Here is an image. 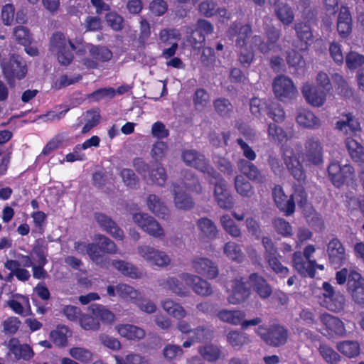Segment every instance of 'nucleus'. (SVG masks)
<instances>
[{
	"label": "nucleus",
	"instance_id": "f257e3e1",
	"mask_svg": "<svg viewBox=\"0 0 364 364\" xmlns=\"http://www.w3.org/2000/svg\"><path fill=\"white\" fill-rule=\"evenodd\" d=\"M76 49L77 46L62 33H55L50 38L49 50L62 65H68L73 61L72 51Z\"/></svg>",
	"mask_w": 364,
	"mask_h": 364
},
{
	"label": "nucleus",
	"instance_id": "f03ea898",
	"mask_svg": "<svg viewBox=\"0 0 364 364\" xmlns=\"http://www.w3.org/2000/svg\"><path fill=\"white\" fill-rule=\"evenodd\" d=\"M255 332L267 345L275 348L285 345L289 337L288 329L280 324L259 326Z\"/></svg>",
	"mask_w": 364,
	"mask_h": 364
},
{
	"label": "nucleus",
	"instance_id": "7ed1b4c3",
	"mask_svg": "<svg viewBox=\"0 0 364 364\" xmlns=\"http://www.w3.org/2000/svg\"><path fill=\"white\" fill-rule=\"evenodd\" d=\"M314 245H307L304 252L296 251L292 256V266L302 277L314 278L316 274V260L311 259L315 252Z\"/></svg>",
	"mask_w": 364,
	"mask_h": 364
},
{
	"label": "nucleus",
	"instance_id": "20e7f679",
	"mask_svg": "<svg viewBox=\"0 0 364 364\" xmlns=\"http://www.w3.org/2000/svg\"><path fill=\"white\" fill-rule=\"evenodd\" d=\"M322 297L321 305L328 310L338 313L343 311L346 306V298L339 291H336L334 287L328 282L322 284Z\"/></svg>",
	"mask_w": 364,
	"mask_h": 364
},
{
	"label": "nucleus",
	"instance_id": "39448f33",
	"mask_svg": "<svg viewBox=\"0 0 364 364\" xmlns=\"http://www.w3.org/2000/svg\"><path fill=\"white\" fill-rule=\"evenodd\" d=\"M136 251L137 254L151 265L166 267L171 264V257L166 252L150 245H139Z\"/></svg>",
	"mask_w": 364,
	"mask_h": 364
},
{
	"label": "nucleus",
	"instance_id": "423d86ee",
	"mask_svg": "<svg viewBox=\"0 0 364 364\" xmlns=\"http://www.w3.org/2000/svg\"><path fill=\"white\" fill-rule=\"evenodd\" d=\"M283 159L286 167L292 177L299 183H304L306 179V171L300 161L299 156L291 147H285Z\"/></svg>",
	"mask_w": 364,
	"mask_h": 364
},
{
	"label": "nucleus",
	"instance_id": "0eeeda50",
	"mask_svg": "<svg viewBox=\"0 0 364 364\" xmlns=\"http://www.w3.org/2000/svg\"><path fill=\"white\" fill-rule=\"evenodd\" d=\"M1 68L5 78L10 85L13 84L16 79L23 78L27 73L26 64L18 55H12L9 60H4Z\"/></svg>",
	"mask_w": 364,
	"mask_h": 364
},
{
	"label": "nucleus",
	"instance_id": "6e6552de",
	"mask_svg": "<svg viewBox=\"0 0 364 364\" xmlns=\"http://www.w3.org/2000/svg\"><path fill=\"white\" fill-rule=\"evenodd\" d=\"M208 178L215 184L214 197L218 205L221 208L230 209L233 206V201L225 181L215 171Z\"/></svg>",
	"mask_w": 364,
	"mask_h": 364
},
{
	"label": "nucleus",
	"instance_id": "1a4fd4ad",
	"mask_svg": "<svg viewBox=\"0 0 364 364\" xmlns=\"http://www.w3.org/2000/svg\"><path fill=\"white\" fill-rule=\"evenodd\" d=\"M84 52L89 53L91 58H85L82 60V63L87 68H96L99 62L107 61L112 58L111 51L105 47H96L91 44H85L82 46V48H79L77 52Z\"/></svg>",
	"mask_w": 364,
	"mask_h": 364
},
{
	"label": "nucleus",
	"instance_id": "9d476101",
	"mask_svg": "<svg viewBox=\"0 0 364 364\" xmlns=\"http://www.w3.org/2000/svg\"><path fill=\"white\" fill-rule=\"evenodd\" d=\"M274 95L281 101L292 100L297 95V89L292 80L285 75L277 76L272 83Z\"/></svg>",
	"mask_w": 364,
	"mask_h": 364
},
{
	"label": "nucleus",
	"instance_id": "9b49d317",
	"mask_svg": "<svg viewBox=\"0 0 364 364\" xmlns=\"http://www.w3.org/2000/svg\"><path fill=\"white\" fill-rule=\"evenodd\" d=\"M326 253L330 265L336 269L344 265L348 260L346 249L337 237H333L329 241Z\"/></svg>",
	"mask_w": 364,
	"mask_h": 364
},
{
	"label": "nucleus",
	"instance_id": "f8f14e48",
	"mask_svg": "<svg viewBox=\"0 0 364 364\" xmlns=\"http://www.w3.org/2000/svg\"><path fill=\"white\" fill-rule=\"evenodd\" d=\"M7 348L8 358L14 361H29L34 356L32 348L26 343H21L16 338L8 341Z\"/></svg>",
	"mask_w": 364,
	"mask_h": 364
},
{
	"label": "nucleus",
	"instance_id": "ddd939ff",
	"mask_svg": "<svg viewBox=\"0 0 364 364\" xmlns=\"http://www.w3.org/2000/svg\"><path fill=\"white\" fill-rule=\"evenodd\" d=\"M132 220L141 230L153 237H161L164 235V230L160 224L147 213H134Z\"/></svg>",
	"mask_w": 364,
	"mask_h": 364
},
{
	"label": "nucleus",
	"instance_id": "4468645a",
	"mask_svg": "<svg viewBox=\"0 0 364 364\" xmlns=\"http://www.w3.org/2000/svg\"><path fill=\"white\" fill-rule=\"evenodd\" d=\"M272 198L277 208L284 213V215L291 216L295 212V202L293 197L288 198L283 188L280 185H275L272 191Z\"/></svg>",
	"mask_w": 364,
	"mask_h": 364
},
{
	"label": "nucleus",
	"instance_id": "2eb2a0df",
	"mask_svg": "<svg viewBox=\"0 0 364 364\" xmlns=\"http://www.w3.org/2000/svg\"><path fill=\"white\" fill-rule=\"evenodd\" d=\"M304 155L311 164L318 166L323 163V146L316 136L307 137L304 143Z\"/></svg>",
	"mask_w": 364,
	"mask_h": 364
},
{
	"label": "nucleus",
	"instance_id": "dca6fc26",
	"mask_svg": "<svg viewBox=\"0 0 364 364\" xmlns=\"http://www.w3.org/2000/svg\"><path fill=\"white\" fill-rule=\"evenodd\" d=\"M249 282L248 279L241 278L240 279H236L231 282L228 285V289L229 291V296L228 300L229 303L232 304H237L245 301L249 296Z\"/></svg>",
	"mask_w": 364,
	"mask_h": 364
},
{
	"label": "nucleus",
	"instance_id": "f3484780",
	"mask_svg": "<svg viewBox=\"0 0 364 364\" xmlns=\"http://www.w3.org/2000/svg\"><path fill=\"white\" fill-rule=\"evenodd\" d=\"M179 277L181 282H183L187 287H191L193 291L198 295L208 296L213 292L210 284L197 275L183 273Z\"/></svg>",
	"mask_w": 364,
	"mask_h": 364
},
{
	"label": "nucleus",
	"instance_id": "a211bd4d",
	"mask_svg": "<svg viewBox=\"0 0 364 364\" xmlns=\"http://www.w3.org/2000/svg\"><path fill=\"white\" fill-rule=\"evenodd\" d=\"M182 158L187 165L196 168L206 174L207 177L211 176L215 172L213 168L207 164L204 156L194 150H186L183 151Z\"/></svg>",
	"mask_w": 364,
	"mask_h": 364
},
{
	"label": "nucleus",
	"instance_id": "6ab92c4d",
	"mask_svg": "<svg viewBox=\"0 0 364 364\" xmlns=\"http://www.w3.org/2000/svg\"><path fill=\"white\" fill-rule=\"evenodd\" d=\"M75 248L81 254H87L97 264L106 268L109 267V261L108 258L100 255V251H102L100 245L77 242Z\"/></svg>",
	"mask_w": 364,
	"mask_h": 364
},
{
	"label": "nucleus",
	"instance_id": "aec40b11",
	"mask_svg": "<svg viewBox=\"0 0 364 364\" xmlns=\"http://www.w3.org/2000/svg\"><path fill=\"white\" fill-rule=\"evenodd\" d=\"M343 119L336 123V129L346 136H354L361 130L360 124L352 112L342 114Z\"/></svg>",
	"mask_w": 364,
	"mask_h": 364
},
{
	"label": "nucleus",
	"instance_id": "412c9836",
	"mask_svg": "<svg viewBox=\"0 0 364 364\" xmlns=\"http://www.w3.org/2000/svg\"><path fill=\"white\" fill-rule=\"evenodd\" d=\"M265 34L267 38L266 42L261 41L259 36L252 37V43L257 45L262 53H267L272 49L280 38L281 31L274 26H269L265 31Z\"/></svg>",
	"mask_w": 364,
	"mask_h": 364
},
{
	"label": "nucleus",
	"instance_id": "4be33fe9",
	"mask_svg": "<svg viewBox=\"0 0 364 364\" xmlns=\"http://www.w3.org/2000/svg\"><path fill=\"white\" fill-rule=\"evenodd\" d=\"M239 168L242 174L238 175L235 178V188L241 196H248L250 190L249 173L250 172V165L248 161L240 160L239 162Z\"/></svg>",
	"mask_w": 364,
	"mask_h": 364
},
{
	"label": "nucleus",
	"instance_id": "5701e85b",
	"mask_svg": "<svg viewBox=\"0 0 364 364\" xmlns=\"http://www.w3.org/2000/svg\"><path fill=\"white\" fill-rule=\"evenodd\" d=\"M194 271L208 279H214L218 274V267L215 263L205 257H196L192 261Z\"/></svg>",
	"mask_w": 364,
	"mask_h": 364
},
{
	"label": "nucleus",
	"instance_id": "b1692460",
	"mask_svg": "<svg viewBox=\"0 0 364 364\" xmlns=\"http://www.w3.org/2000/svg\"><path fill=\"white\" fill-rule=\"evenodd\" d=\"M320 320L325 326L330 336H343L346 335L345 325L339 318L326 313L321 315Z\"/></svg>",
	"mask_w": 364,
	"mask_h": 364
},
{
	"label": "nucleus",
	"instance_id": "393cba45",
	"mask_svg": "<svg viewBox=\"0 0 364 364\" xmlns=\"http://www.w3.org/2000/svg\"><path fill=\"white\" fill-rule=\"evenodd\" d=\"M301 92L306 100L314 107H321L326 102V92L310 83L304 84Z\"/></svg>",
	"mask_w": 364,
	"mask_h": 364
},
{
	"label": "nucleus",
	"instance_id": "a878e982",
	"mask_svg": "<svg viewBox=\"0 0 364 364\" xmlns=\"http://www.w3.org/2000/svg\"><path fill=\"white\" fill-rule=\"evenodd\" d=\"M218 318L225 323L232 325H242L243 329H247L250 325V321H243L246 314L244 311L240 310H227L223 309L220 311L217 314Z\"/></svg>",
	"mask_w": 364,
	"mask_h": 364
},
{
	"label": "nucleus",
	"instance_id": "bb28decb",
	"mask_svg": "<svg viewBox=\"0 0 364 364\" xmlns=\"http://www.w3.org/2000/svg\"><path fill=\"white\" fill-rule=\"evenodd\" d=\"M294 30L300 41L297 48L301 51L307 50L314 37L311 26L306 22H298L294 24Z\"/></svg>",
	"mask_w": 364,
	"mask_h": 364
},
{
	"label": "nucleus",
	"instance_id": "cd10ccee",
	"mask_svg": "<svg viewBox=\"0 0 364 364\" xmlns=\"http://www.w3.org/2000/svg\"><path fill=\"white\" fill-rule=\"evenodd\" d=\"M7 305L15 314L22 316H28L31 311L29 299L22 294L12 295L11 299L7 301Z\"/></svg>",
	"mask_w": 364,
	"mask_h": 364
},
{
	"label": "nucleus",
	"instance_id": "c85d7f7f",
	"mask_svg": "<svg viewBox=\"0 0 364 364\" xmlns=\"http://www.w3.org/2000/svg\"><path fill=\"white\" fill-rule=\"evenodd\" d=\"M95 218L98 225L113 237L120 240L124 239L123 231L109 217L102 213H96Z\"/></svg>",
	"mask_w": 364,
	"mask_h": 364
},
{
	"label": "nucleus",
	"instance_id": "c756f323",
	"mask_svg": "<svg viewBox=\"0 0 364 364\" xmlns=\"http://www.w3.org/2000/svg\"><path fill=\"white\" fill-rule=\"evenodd\" d=\"M337 31L341 37H348L352 31V18L347 7L342 6L338 17Z\"/></svg>",
	"mask_w": 364,
	"mask_h": 364
},
{
	"label": "nucleus",
	"instance_id": "7c9ffc66",
	"mask_svg": "<svg viewBox=\"0 0 364 364\" xmlns=\"http://www.w3.org/2000/svg\"><path fill=\"white\" fill-rule=\"evenodd\" d=\"M213 28L211 23L203 19L198 20L197 28L193 32L191 42L195 48L199 47L205 41V36L213 32Z\"/></svg>",
	"mask_w": 364,
	"mask_h": 364
},
{
	"label": "nucleus",
	"instance_id": "2f4dec72",
	"mask_svg": "<svg viewBox=\"0 0 364 364\" xmlns=\"http://www.w3.org/2000/svg\"><path fill=\"white\" fill-rule=\"evenodd\" d=\"M114 328L120 336L127 340L137 341L145 336L144 329L132 324H118Z\"/></svg>",
	"mask_w": 364,
	"mask_h": 364
},
{
	"label": "nucleus",
	"instance_id": "473e14b6",
	"mask_svg": "<svg viewBox=\"0 0 364 364\" xmlns=\"http://www.w3.org/2000/svg\"><path fill=\"white\" fill-rule=\"evenodd\" d=\"M296 120L299 125L304 128L315 129L321 126L320 119L313 112L306 109L299 110Z\"/></svg>",
	"mask_w": 364,
	"mask_h": 364
},
{
	"label": "nucleus",
	"instance_id": "72a5a7b5",
	"mask_svg": "<svg viewBox=\"0 0 364 364\" xmlns=\"http://www.w3.org/2000/svg\"><path fill=\"white\" fill-rule=\"evenodd\" d=\"M160 287L166 291H171L180 296H186L189 291L186 286L183 285L176 277H167L160 281Z\"/></svg>",
	"mask_w": 364,
	"mask_h": 364
},
{
	"label": "nucleus",
	"instance_id": "f704fd0d",
	"mask_svg": "<svg viewBox=\"0 0 364 364\" xmlns=\"http://www.w3.org/2000/svg\"><path fill=\"white\" fill-rule=\"evenodd\" d=\"M252 287L262 299H267L272 293L271 286L267 280L257 273H252Z\"/></svg>",
	"mask_w": 364,
	"mask_h": 364
},
{
	"label": "nucleus",
	"instance_id": "c9c22d12",
	"mask_svg": "<svg viewBox=\"0 0 364 364\" xmlns=\"http://www.w3.org/2000/svg\"><path fill=\"white\" fill-rule=\"evenodd\" d=\"M197 226L202 237L208 240H215L218 234V230L215 224L208 218H202L198 220Z\"/></svg>",
	"mask_w": 364,
	"mask_h": 364
},
{
	"label": "nucleus",
	"instance_id": "e433bc0d",
	"mask_svg": "<svg viewBox=\"0 0 364 364\" xmlns=\"http://www.w3.org/2000/svg\"><path fill=\"white\" fill-rule=\"evenodd\" d=\"M171 192L173 194V200L177 208L187 210L193 206L192 198L183 192L180 186L173 184Z\"/></svg>",
	"mask_w": 364,
	"mask_h": 364
},
{
	"label": "nucleus",
	"instance_id": "4c0bfd02",
	"mask_svg": "<svg viewBox=\"0 0 364 364\" xmlns=\"http://www.w3.org/2000/svg\"><path fill=\"white\" fill-rule=\"evenodd\" d=\"M346 146L352 159L358 163L364 162V148L353 136H348L346 141Z\"/></svg>",
	"mask_w": 364,
	"mask_h": 364
},
{
	"label": "nucleus",
	"instance_id": "58836bf2",
	"mask_svg": "<svg viewBox=\"0 0 364 364\" xmlns=\"http://www.w3.org/2000/svg\"><path fill=\"white\" fill-rule=\"evenodd\" d=\"M354 168L349 164H346L342 166L341 172H338L329 179L336 187L340 188L343 186L345 183L351 180L354 176Z\"/></svg>",
	"mask_w": 364,
	"mask_h": 364
},
{
	"label": "nucleus",
	"instance_id": "ea45409f",
	"mask_svg": "<svg viewBox=\"0 0 364 364\" xmlns=\"http://www.w3.org/2000/svg\"><path fill=\"white\" fill-rule=\"evenodd\" d=\"M100 115L97 111L90 110L84 113L79 119V122L83 124L82 133L86 134L95 127L100 122Z\"/></svg>",
	"mask_w": 364,
	"mask_h": 364
},
{
	"label": "nucleus",
	"instance_id": "a19ab883",
	"mask_svg": "<svg viewBox=\"0 0 364 364\" xmlns=\"http://www.w3.org/2000/svg\"><path fill=\"white\" fill-rule=\"evenodd\" d=\"M163 309L170 316L181 319L186 316V311L180 304L171 299H165L161 302Z\"/></svg>",
	"mask_w": 364,
	"mask_h": 364
},
{
	"label": "nucleus",
	"instance_id": "79ce46f5",
	"mask_svg": "<svg viewBox=\"0 0 364 364\" xmlns=\"http://www.w3.org/2000/svg\"><path fill=\"white\" fill-rule=\"evenodd\" d=\"M111 264L119 272L131 278H139L141 275L136 267L124 261L113 260Z\"/></svg>",
	"mask_w": 364,
	"mask_h": 364
},
{
	"label": "nucleus",
	"instance_id": "37998d69",
	"mask_svg": "<svg viewBox=\"0 0 364 364\" xmlns=\"http://www.w3.org/2000/svg\"><path fill=\"white\" fill-rule=\"evenodd\" d=\"M275 14L279 21L285 26H289L294 20V14L287 4H279L275 8Z\"/></svg>",
	"mask_w": 364,
	"mask_h": 364
},
{
	"label": "nucleus",
	"instance_id": "c03bdc74",
	"mask_svg": "<svg viewBox=\"0 0 364 364\" xmlns=\"http://www.w3.org/2000/svg\"><path fill=\"white\" fill-rule=\"evenodd\" d=\"M248 29V27H244L242 28V32L240 34L236 41L237 46L240 48V60L242 63L247 64L250 63L249 52L247 49L248 36L247 34Z\"/></svg>",
	"mask_w": 364,
	"mask_h": 364
},
{
	"label": "nucleus",
	"instance_id": "a18cd8bd",
	"mask_svg": "<svg viewBox=\"0 0 364 364\" xmlns=\"http://www.w3.org/2000/svg\"><path fill=\"white\" fill-rule=\"evenodd\" d=\"M117 295L124 300L136 302L140 297V293L132 287L127 284H118L116 285Z\"/></svg>",
	"mask_w": 364,
	"mask_h": 364
},
{
	"label": "nucleus",
	"instance_id": "49530a36",
	"mask_svg": "<svg viewBox=\"0 0 364 364\" xmlns=\"http://www.w3.org/2000/svg\"><path fill=\"white\" fill-rule=\"evenodd\" d=\"M146 204L149 210L158 216L164 217L168 213L166 206L156 195H149L147 198Z\"/></svg>",
	"mask_w": 364,
	"mask_h": 364
},
{
	"label": "nucleus",
	"instance_id": "de8ad7c7",
	"mask_svg": "<svg viewBox=\"0 0 364 364\" xmlns=\"http://www.w3.org/2000/svg\"><path fill=\"white\" fill-rule=\"evenodd\" d=\"M69 329L65 326H58L50 333V339L58 347H64L68 343Z\"/></svg>",
	"mask_w": 364,
	"mask_h": 364
},
{
	"label": "nucleus",
	"instance_id": "09e8293b",
	"mask_svg": "<svg viewBox=\"0 0 364 364\" xmlns=\"http://www.w3.org/2000/svg\"><path fill=\"white\" fill-rule=\"evenodd\" d=\"M264 259L275 274H278L282 278L287 277L289 272V269L282 265L277 257V253L270 255H264Z\"/></svg>",
	"mask_w": 364,
	"mask_h": 364
},
{
	"label": "nucleus",
	"instance_id": "8fccbe9b",
	"mask_svg": "<svg viewBox=\"0 0 364 364\" xmlns=\"http://www.w3.org/2000/svg\"><path fill=\"white\" fill-rule=\"evenodd\" d=\"M337 349L348 358H354L360 353V345L357 341H344L337 344Z\"/></svg>",
	"mask_w": 364,
	"mask_h": 364
},
{
	"label": "nucleus",
	"instance_id": "3c124183",
	"mask_svg": "<svg viewBox=\"0 0 364 364\" xmlns=\"http://www.w3.org/2000/svg\"><path fill=\"white\" fill-rule=\"evenodd\" d=\"M91 311L96 318L100 319L102 322L111 323L115 320V315L105 306L96 304L90 306Z\"/></svg>",
	"mask_w": 364,
	"mask_h": 364
},
{
	"label": "nucleus",
	"instance_id": "603ef678",
	"mask_svg": "<svg viewBox=\"0 0 364 364\" xmlns=\"http://www.w3.org/2000/svg\"><path fill=\"white\" fill-rule=\"evenodd\" d=\"M333 80L335 84L338 94L345 99H348L353 95V91L348 82L340 74L336 73L333 76Z\"/></svg>",
	"mask_w": 364,
	"mask_h": 364
},
{
	"label": "nucleus",
	"instance_id": "864d4df0",
	"mask_svg": "<svg viewBox=\"0 0 364 364\" xmlns=\"http://www.w3.org/2000/svg\"><path fill=\"white\" fill-rule=\"evenodd\" d=\"M70 355L75 360L82 363H87L92 360L93 353L82 347H73L69 350Z\"/></svg>",
	"mask_w": 364,
	"mask_h": 364
},
{
	"label": "nucleus",
	"instance_id": "5fc2aeb1",
	"mask_svg": "<svg viewBox=\"0 0 364 364\" xmlns=\"http://www.w3.org/2000/svg\"><path fill=\"white\" fill-rule=\"evenodd\" d=\"M198 353L203 358L209 362H214L219 359L220 350L218 347L214 345H205L200 346Z\"/></svg>",
	"mask_w": 364,
	"mask_h": 364
},
{
	"label": "nucleus",
	"instance_id": "6e6d98bb",
	"mask_svg": "<svg viewBox=\"0 0 364 364\" xmlns=\"http://www.w3.org/2000/svg\"><path fill=\"white\" fill-rule=\"evenodd\" d=\"M221 226L224 230L233 237L241 235V231L231 217L228 215H223L220 219Z\"/></svg>",
	"mask_w": 364,
	"mask_h": 364
},
{
	"label": "nucleus",
	"instance_id": "4d7b16f0",
	"mask_svg": "<svg viewBox=\"0 0 364 364\" xmlns=\"http://www.w3.org/2000/svg\"><path fill=\"white\" fill-rule=\"evenodd\" d=\"M223 252L232 260L240 262L243 259V253L240 247L233 242H228L225 244Z\"/></svg>",
	"mask_w": 364,
	"mask_h": 364
},
{
	"label": "nucleus",
	"instance_id": "13d9d810",
	"mask_svg": "<svg viewBox=\"0 0 364 364\" xmlns=\"http://www.w3.org/2000/svg\"><path fill=\"white\" fill-rule=\"evenodd\" d=\"M182 186L186 189L200 193L202 187L198 180L193 176L191 171H186L183 174Z\"/></svg>",
	"mask_w": 364,
	"mask_h": 364
},
{
	"label": "nucleus",
	"instance_id": "bf43d9fd",
	"mask_svg": "<svg viewBox=\"0 0 364 364\" xmlns=\"http://www.w3.org/2000/svg\"><path fill=\"white\" fill-rule=\"evenodd\" d=\"M267 115L275 122H282L285 119V112L282 105L275 102H272L267 106Z\"/></svg>",
	"mask_w": 364,
	"mask_h": 364
},
{
	"label": "nucleus",
	"instance_id": "052dcab7",
	"mask_svg": "<svg viewBox=\"0 0 364 364\" xmlns=\"http://www.w3.org/2000/svg\"><path fill=\"white\" fill-rule=\"evenodd\" d=\"M293 193L290 197H293L294 200H296L298 205L301 208H304L308 205V194L304 186L302 184H294L293 186Z\"/></svg>",
	"mask_w": 364,
	"mask_h": 364
},
{
	"label": "nucleus",
	"instance_id": "680f3d73",
	"mask_svg": "<svg viewBox=\"0 0 364 364\" xmlns=\"http://www.w3.org/2000/svg\"><path fill=\"white\" fill-rule=\"evenodd\" d=\"M364 286V278L355 270H350L348 277L347 289L349 293Z\"/></svg>",
	"mask_w": 364,
	"mask_h": 364
},
{
	"label": "nucleus",
	"instance_id": "e2e57ef3",
	"mask_svg": "<svg viewBox=\"0 0 364 364\" xmlns=\"http://www.w3.org/2000/svg\"><path fill=\"white\" fill-rule=\"evenodd\" d=\"M227 339L228 343L234 348H240L248 341V336L247 334L232 331L228 333Z\"/></svg>",
	"mask_w": 364,
	"mask_h": 364
},
{
	"label": "nucleus",
	"instance_id": "0e129e2a",
	"mask_svg": "<svg viewBox=\"0 0 364 364\" xmlns=\"http://www.w3.org/2000/svg\"><path fill=\"white\" fill-rule=\"evenodd\" d=\"M346 64L350 70H355L364 65V55L355 51H350L346 56Z\"/></svg>",
	"mask_w": 364,
	"mask_h": 364
},
{
	"label": "nucleus",
	"instance_id": "69168bd1",
	"mask_svg": "<svg viewBox=\"0 0 364 364\" xmlns=\"http://www.w3.org/2000/svg\"><path fill=\"white\" fill-rule=\"evenodd\" d=\"M272 223L278 234L284 237L292 235V227L290 223L284 218H277L273 220Z\"/></svg>",
	"mask_w": 364,
	"mask_h": 364
},
{
	"label": "nucleus",
	"instance_id": "338daca9",
	"mask_svg": "<svg viewBox=\"0 0 364 364\" xmlns=\"http://www.w3.org/2000/svg\"><path fill=\"white\" fill-rule=\"evenodd\" d=\"M318 350L323 359L331 364H336L340 360L339 354L326 344H321Z\"/></svg>",
	"mask_w": 364,
	"mask_h": 364
},
{
	"label": "nucleus",
	"instance_id": "774afa93",
	"mask_svg": "<svg viewBox=\"0 0 364 364\" xmlns=\"http://www.w3.org/2000/svg\"><path fill=\"white\" fill-rule=\"evenodd\" d=\"M116 364H148L147 360L137 354H129L125 358L115 355Z\"/></svg>",
	"mask_w": 364,
	"mask_h": 364
}]
</instances>
